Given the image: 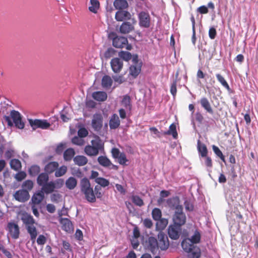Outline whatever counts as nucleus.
<instances>
[{
	"label": "nucleus",
	"instance_id": "obj_1",
	"mask_svg": "<svg viewBox=\"0 0 258 258\" xmlns=\"http://www.w3.org/2000/svg\"><path fill=\"white\" fill-rule=\"evenodd\" d=\"M91 144L86 146L84 148V152L88 156H96L100 152L104 151V143L99 136H94Z\"/></svg>",
	"mask_w": 258,
	"mask_h": 258
},
{
	"label": "nucleus",
	"instance_id": "obj_2",
	"mask_svg": "<svg viewBox=\"0 0 258 258\" xmlns=\"http://www.w3.org/2000/svg\"><path fill=\"white\" fill-rule=\"evenodd\" d=\"M5 119L9 126H12L13 123L17 128L20 129H23L25 126V123L22 121L21 115L18 111L14 110L11 111L10 116H5Z\"/></svg>",
	"mask_w": 258,
	"mask_h": 258
},
{
	"label": "nucleus",
	"instance_id": "obj_3",
	"mask_svg": "<svg viewBox=\"0 0 258 258\" xmlns=\"http://www.w3.org/2000/svg\"><path fill=\"white\" fill-rule=\"evenodd\" d=\"M181 246L185 251L189 253L188 255L189 258H199L200 257V249L195 246L194 243H191V241L188 238L182 240Z\"/></svg>",
	"mask_w": 258,
	"mask_h": 258
},
{
	"label": "nucleus",
	"instance_id": "obj_4",
	"mask_svg": "<svg viewBox=\"0 0 258 258\" xmlns=\"http://www.w3.org/2000/svg\"><path fill=\"white\" fill-rule=\"evenodd\" d=\"M186 221V217L183 211V208L174 212L172 216L173 224L181 227L185 224Z\"/></svg>",
	"mask_w": 258,
	"mask_h": 258
},
{
	"label": "nucleus",
	"instance_id": "obj_5",
	"mask_svg": "<svg viewBox=\"0 0 258 258\" xmlns=\"http://www.w3.org/2000/svg\"><path fill=\"white\" fill-rule=\"evenodd\" d=\"M112 44L116 48H124L127 50H131L132 46L128 44L127 39L125 37L116 36L113 38Z\"/></svg>",
	"mask_w": 258,
	"mask_h": 258
},
{
	"label": "nucleus",
	"instance_id": "obj_6",
	"mask_svg": "<svg viewBox=\"0 0 258 258\" xmlns=\"http://www.w3.org/2000/svg\"><path fill=\"white\" fill-rule=\"evenodd\" d=\"M28 121L33 130H36L38 128L47 129L50 126V124L46 120L44 119H29Z\"/></svg>",
	"mask_w": 258,
	"mask_h": 258
},
{
	"label": "nucleus",
	"instance_id": "obj_7",
	"mask_svg": "<svg viewBox=\"0 0 258 258\" xmlns=\"http://www.w3.org/2000/svg\"><path fill=\"white\" fill-rule=\"evenodd\" d=\"M139 25L141 27L148 28L151 24V18L148 12L142 11L138 14Z\"/></svg>",
	"mask_w": 258,
	"mask_h": 258
},
{
	"label": "nucleus",
	"instance_id": "obj_8",
	"mask_svg": "<svg viewBox=\"0 0 258 258\" xmlns=\"http://www.w3.org/2000/svg\"><path fill=\"white\" fill-rule=\"evenodd\" d=\"M158 247L161 250H166L169 246V242L166 234L162 231H160L158 234Z\"/></svg>",
	"mask_w": 258,
	"mask_h": 258
},
{
	"label": "nucleus",
	"instance_id": "obj_9",
	"mask_svg": "<svg viewBox=\"0 0 258 258\" xmlns=\"http://www.w3.org/2000/svg\"><path fill=\"white\" fill-rule=\"evenodd\" d=\"M181 232V226L172 224L168 227V234L169 237L172 239H178L179 238Z\"/></svg>",
	"mask_w": 258,
	"mask_h": 258
},
{
	"label": "nucleus",
	"instance_id": "obj_10",
	"mask_svg": "<svg viewBox=\"0 0 258 258\" xmlns=\"http://www.w3.org/2000/svg\"><path fill=\"white\" fill-rule=\"evenodd\" d=\"M103 126V116L100 113H95L93 116L92 126L95 131L101 130Z\"/></svg>",
	"mask_w": 258,
	"mask_h": 258
},
{
	"label": "nucleus",
	"instance_id": "obj_11",
	"mask_svg": "<svg viewBox=\"0 0 258 258\" xmlns=\"http://www.w3.org/2000/svg\"><path fill=\"white\" fill-rule=\"evenodd\" d=\"M166 203L168 207L174 211L183 208L182 206L180 205V200L178 197H173L168 199Z\"/></svg>",
	"mask_w": 258,
	"mask_h": 258
},
{
	"label": "nucleus",
	"instance_id": "obj_12",
	"mask_svg": "<svg viewBox=\"0 0 258 258\" xmlns=\"http://www.w3.org/2000/svg\"><path fill=\"white\" fill-rule=\"evenodd\" d=\"M132 23L124 22L122 23L119 28V31L122 34H128L134 29V25L137 21L135 18L132 19Z\"/></svg>",
	"mask_w": 258,
	"mask_h": 258
},
{
	"label": "nucleus",
	"instance_id": "obj_13",
	"mask_svg": "<svg viewBox=\"0 0 258 258\" xmlns=\"http://www.w3.org/2000/svg\"><path fill=\"white\" fill-rule=\"evenodd\" d=\"M110 66L112 71L114 73H119L123 66V61L118 57L113 58L110 61Z\"/></svg>",
	"mask_w": 258,
	"mask_h": 258
},
{
	"label": "nucleus",
	"instance_id": "obj_14",
	"mask_svg": "<svg viewBox=\"0 0 258 258\" xmlns=\"http://www.w3.org/2000/svg\"><path fill=\"white\" fill-rule=\"evenodd\" d=\"M15 199L20 202H25L28 201L30 198L28 191L21 189L17 191L14 195Z\"/></svg>",
	"mask_w": 258,
	"mask_h": 258
},
{
	"label": "nucleus",
	"instance_id": "obj_15",
	"mask_svg": "<svg viewBox=\"0 0 258 258\" xmlns=\"http://www.w3.org/2000/svg\"><path fill=\"white\" fill-rule=\"evenodd\" d=\"M8 228L12 237L14 239H17L20 234L18 225L14 223L10 222L8 224Z\"/></svg>",
	"mask_w": 258,
	"mask_h": 258
},
{
	"label": "nucleus",
	"instance_id": "obj_16",
	"mask_svg": "<svg viewBox=\"0 0 258 258\" xmlns=\"http://www.w3.org/2000/svg\"><path fill=\"white\" fill-rule=\"evenodd\" d=\"M132 15L130 12L123 10L116 12L115 18L117 21H123L131 19Z\"/></svg>",
	"mask_w": 258,
	"mask_h": 258
},
{
	"label": "nucleus",
	"instance_id": "obj_17",
	"mask_svg": "<svg viewBox=\"0 0 258 258\" xmlns=\"http://www.w3.org/2000/svg\"><path fill=\"white\" fill-rule=\"evenodd\" d=\"M62 225V229L67 232L73 231L74 228L72 222L68 218H61L59 221Z\"/></svg>",
	"mask_w": 258,
	"mask_h": 258
},
{
	"label": "nucleus",
	"instance_id": "obj_18",
	"mask_svg": "<svg viewBox=\"0 0 258 258\" xmlns=\"http://www.w3.org/2000/svg\"><path fill=\"white\" fill-rule=\"evenodd\" d=\"M148 243V248L152 252L154 253L159 249L157 240L155 237L152 236L149 237Z\"/></svg>",
	"mask_w": 258,
	"mask_h": 258
},
{
	"label": "nucleus",
	"instance_id": "obj_19",
	"mask_svg": "<svg viewBox=\"0 0 258 258\" xmlns=\"http://www.w3.org/2000/svg\"><path fill=\"white\" fill-rule=\"evenodd\" d=\"M80 187L82 193L89 190L90 189L93 188L91 187L89 180L86 177H84L80 180Z\"/></svg>",
	"mask_w": 258,
	"mask_h": 258
},
{
	"label": "nucleus",
	"instance_id": "obj_20",
	"mask_svg": "<svg viewBox=\"0 0 258 258\" xmlns=\"http://www.w3.org/2000/svg\"><path fill=\"white\" fill-rule=\"evenodd\" d=\"M59 164L57 162L52 161L48 163L44 167V170L46 173L51 174L58 168Z\"/></svg>",
	"mask_w": 258,
	"mask_h": 258
},
{
	"label": "nucleus",
	"instance_id": "obj_21",
	"mask_svg": "<svg viewBox=\"0 0 258 258\" xmlns=\"http://www.w3.org/2000/svg\"><path fill=\"white\" fill-rule=\"evenodd\" d=\"M200 104L202 107L204 108L207 112L213 114V110L208 99L206 97H203L200 100Z\"/></svg>",
	"mask_w": 258,
	"mask_h": 258
},
{
	"label": "nucleus",
	"instance_id": "obj_22",
	"mask_svg": "<svg viewBox=\"0 0 258 258\" xmlns=\"http://www.w3.org/2000/svg\"><path fill=\"white\" fill-rule=\"evenodd\" d=\"M21 220L25 225L26 227L27 226L34 225L35 223V220L33 219V217L27 213H25L22 214Z\"/></svg>",
	"mask_w": 258,
	"mask_h": 258
},
{
	"label": "nucleus",
	"instance_id": "obj_23",
	"mask_svg": "<svg viewBox=\"0 0 258 258\" xmlns=\"http://www.w3.org/2000/svg\"><path fill=\"white\" fill-rule=\"evenodd\" d=\"M120 121L118 115L116 114H113L109 120V127L110 129H116L120 125Z\"/></svg>",
	"mask_w": 258,
	"mask_h": 258
},
{
	"label": "nucleus",
	"instance_id": "obj_24",
	"mask_svg": "<svg viewBox=\"0 0 258 258\" xmlns=\"http://www.w3.org/2000/svg\"><path fill=\"white\" fill-rule=\"evenodd\" d=\"M26 228L28 233L30 234L31 240L34 243L37 236L36 228L34 225L27 226Z\"/></svg>",
	"mask_w": 258,
	"mask_h": 258
},
{
	"label": "nucleus",
	"instance_id": "obj_25",
	"mask_svg": "<svg viewBox=\"0 0 258 258\" xmlns=\"http://www.w3.org/2000/svg\"><path fill=\"white\" fill-rule=\"evenodd\" d=\"M85 196L86 200L89 203H95L96 201V198L93 188L90 189L82 193Z\"/></svg>",
	"mask_w": 258,
	"mask_h": 258
},
{
	"label": "nucleus",
	"instance_id": "obj_26",
	"mask_svg": "<svg viewBox=\"0 0 258 258\" xmlns=\"http://www.w3.org/2000/svg\"><path fill=\"white\" fill-rule=\"evenodd\" d=\"M92 97L98 101H104L107 99V95L103 91H96L92 94Z\"/></svg>",
	"mask_w": 258,
	"mask_h": 258
},
{
	"label": "nucleus",
	"instance_id": "obj_27",
	"mask_svg": "<svg viewBox=\"0 0 258 258\" xmlns=\"http://www.w3.org/2000/svg\"><path fill=\"white\" fill-rule=\"evenodd\" d=\"M115 8L118 11L124 10L128 8V5L126 0H115L113 3Z\"/></svg>",
	"mask_w": 258,
	"mask_h": 258
},
{
	"label": "nucleus",
	"instance_id": "obj_28",
	"mask_svg": "<svg viewBox=\"0 0 258 258\" xmlns=\"http://www.w3.org/2000/svg\"><path fill=\"white\" fill-rule=\"evenodd\" d=\"M197 149L201 157H206L208 154V149L206 145L201 143L200 140L197 142Z\"/></svg>",
	"mask_w": 258,
	"mask_h": 258
},
{
	"label": "nucleus",
	"instance_id": "obj_29",
	"mask_svg": "<svg viewBox=\"0 0 258 258\" xmlns=\"http://www.w3.org/2000/svg\"><path fill=\"white\" fill-rule=\"evenodd\" d=\"M99 164L104 167H109L112 165L111 161L106 156H100L97 158Z\"/></svg>",
	"mask_w": 258,
	"mask_h": 258
},
{
	"label": "nucleus",
	"instance_id": "obj_30",
	"mask_svg": "<svg viewBox=\"0 0 258 258\" xmlns=\"http://www.w3.org/2000/svg\"><path fill=\"white\" fill-rule=\"evenodd\" d=\"M44 198V194L42 191H39L35 194L32 197L31 201L33 205L39 204Z\"/></svg>",
	"mask_w": 258,
	"mask_h": 258
},
{
	"label": "nucleus",
	"instance_id": "obj_31",
	"mask_svg": "<svg viewBox=\"0 0 258 258\" xmlns=\"http://www.w3.org/2000/svg\"><path fill=\"white\" fill-rule=\"evenodd\" d=\"M49 180V176L47 173H42L40 174L37 179V182L39 185L43 186Z\"/></svg>",
	"mask_w": 258,
	"mask_h": 258
},
{
	"label": "nucleus",
	"instance_id": "obj_32",
	"mask_svg": "<svg viewBox=\"0 0 258 258\" xmlns=\"http://www.w3.org/2000/svg\"><path fill=\"white\" fill-rule=\"evenodd\" d=\"M74 161L76 165L82 166L87 163L88 159L84 156L77 155L74 158Z\"/></svg>",
	"mask_w": 258,
	"mask_h": 258
},
{
	"label": "nucleus",
	"instance_id": "obj_33",
	"mask_svg": "<svg viewBox=\"0 0 258 258\" xmlns=\"http://www.w3.org/2000/svg\"><path fill=\"white\" fill-rule=\"evenodd\" d=\"M65 184L67 188L72 190L76 187L77 185V180L74 177H70L66 180Z\"/></svg>",
	"mask_w": 258,
	"mask_h": 258
},
{
	"label": "nucleus",
	"instance_id": "obj_34",
	"mask_svg": "<svg viewBox=\"0 0 258 258\" xmlns=\"http://www.w3.org/2000/svg\"><path fill=\"white\" fill-rule=\"evenodd\" d=\"M54 189L55 186L53 181L47 182L45 184L43 185L42 187V190L46 194L52 193L54 190Z\"/></svg>",
	"mask_w": 258,
	"mask_h": 258
},
{
	"label": "nucleus",
	"instance_id": "obj_35",
	"mask_svg": "<svg viewBox=\"0 0 258 258\" xmlns=\"http://www.w3.org/2000/svg\"><path fill=\"white\" fill-rule=\"evenodd\" d=\"M75 155V150L73 148H68L63 152V159L66 161H71Z\"/></svg>",
	"mask_w": 258,
	"mask_h": 258
},
{
	"label": "nucleus",
	"instance_id": "obj_36",
	"mask_svg": "<svg viewBox=\"0 0 258 258\" xmlns=\"http://www.w3.org/2000/svg\"><path fill=\"white\" fill-rule=\"evenodd\" d=\"M131 101L130 97L128 95H125L123 97L121 101L122 105L124 107L125 109L128 111H131L132 108Z\"/></svg>",
	"mask_w": 258,
	"mask_h": 258
},
{
	"label": "nucleus",
	"instance_id": "obj_37",
	"mask_svg": "<svg viewBox=\"0 0 258 258\" xmlns=\"http://www.w3.org/2000/svg\"><path fill=\"white\" fill-rule=\"evenodd\" d=\"M112 84V80L111 77L108 75H105L102 79V86L103 88H110Z\"/></svg>",
	"mask_w": 258,
	"mask_h": 258
},
{
	"label": "nucleus",
	"instance_id": "obj_38",
	"mask_svg": "<svg viewBox=\"0 0 258 258\" xmlns=\"http://www.w3.org/2000/svg\"><path fill=\"white\" fill-rule=\"evenodd\" d=\"M11 168L15 171H19L21 169L22 165L20 161L18 159H12L10 163Z\"/></svg>",
	"mask_w": 258,
	"mask_h": 258
},
{
	"label": "nucleus",
	"instance_id": "obj_39",
	"mask_svg": "<svg viewBox=\"0 0 258 258\" xmlns=\"http://www.w3.org/2000/svg\"><path fill=\"white\" fill-rule=\"evenodd\" d=\"M157 221L156 229L158 230H163L166 227L168 223V220L165 218H161Z\"/></svg>",
	"mask_w": 258,
	"mask_h": 258
},
{
	"label": "nucleus",
	"instance_id": "obj_40",
	"mask_svg": "<svg viewBox=\"0 0 258 258\" xmlns=\"http://www.w3.org/2000/svg\"><path fill=\"white\" fill-rule=\"evenodd\" d=\"M201 234L198 230L196 229L195 231L194 234L190 238H188L191 243L197 244L200 242L201 240Z\"/></svg>",
	"mask_w": 258,
	"mask_h": 258
},
{
	"label": "nucleus",
	"instance_id": "obj_41",
	"mask_svg": "<svg viewBox=\"0 0 258 258\" xmlns=\"http://www.w3.org/2000/svg\"><path fill=\"white\" fill-rule=\"evenodd\" d=\"M91 6L89 7L90 12L96 13L99 8V2L97 0H90Z\"/></svg>",
	"mask_w": 258,
	"mask_h": 258
},
{
	"label": "nucleus",
	"instance_id": "obj_42",
	"mask_svg": "<svg viewBox=\"0 0 258 258\" xmlns=\"http://www.w3.org/2000/svg\"><path fill=\"white\" fill-rule=\"evenodd\" d=\"M141 72V68L135 66H131L130 67L129 73L134 78H136Z\"/></svg>",
	"mask_w": 258,
	"mask_h": 258
},
{
	"label": "nucleus",
	"instance_id": "obj_43",
	"mask_svg": "<svg viewBox=\"0 0 258 258\" xmlns=\"http://www.w3.org/2000/svg\"><path fill=\"white\" fill-rule=\"evenodd\" d=\"M217 80L221 84V85L225 88L227 90H230V87L225 80L224 78L220 74H217L216 75Z\"/></svg>",
	"mask_w": 258,
	"mask_h": 258
},
{
	"label": "nucleus",
	"instance_id": "obj_44",
	"mask_svg": "<svg viewBox=\"0 0 258 258\" xmlns=\"http://www.w3.org/2000/svg\"><path fill=\"white\" fill-rule=\"evenodd\" d=\"M165 135H172L174 139L177 137V133L176 131V125L174 123H172L170 126L169 130L164 133Z\"/></svg>",
	"mask_w": 258,
	"mask_h": 258
},
{
	"label": "nucleus",
	"instance_id": "obj_45",
	"mask_svg": "<svg viewBox=\"0 0 258 258\" xmlns=\"http://www.w3.org/2000/svg\"><path fill=\"white\" fill-rule=\"evenodd\" d=\"M40 172V167L38 165H32L29 169V173L31 176H35Z\"/></svg>",
	"mask_w": 258,
	"mask_h": 258
},
{
	"label": "nucleus",
	"instance_id": "obj_46",
	"mask_svg": "<svg viewBox=\"0 0 258 258\" xmlns=\"http://www.w3.org/2000/svg\"><path fill=\"white\" fill-rule=\"evenodd\" d=\"M67 171V166L62 165L55 170V176L57 177L62 176L66 173Z\"/></svg>",
	"mask_w": 258,
	"mask_h": 258
},
{
	"label": "nucleus",
	"instance_id": "obj_47",
	"mask_svg": "<svg viewBox=\"0 0 258 258\" xmlns=\"http://www.w3.org/2000/svg\"><path fill=\"white\" fill-rule=\"evenodd\" d=\"M131 199L133 203L136 206L142 207L144 205L143 200L138 196L133 195Z\"/></svg>",
	"mask_w": 258,
	"mask_h": 258
},
{
	"label": "nucleus",
	"instance_id": "obj_48",
	"mask_svg": "<svg viewBox=\"0 0 258 258\" xmlns=\"http://www.w3.org/2000/svg\"><path fill=\"white\" fill-rule=\"evenodd\" d=\"M152 216L154 220L157 221L160 220V219L162 218L161 211L158 208H154L152 210Z\"/></svg>",
	"mask_w": 258,
	"mask_h": 258
},
{
	"label": "nucleus",
	"instance_id": "obj_49",
	"mask_svg": "<svg viewBox=\"0 0 258 258\" xmlns=\"http://www.w3.org/2000/svg\"><path fill=\"white\" fill-rule=\"evenodd\" d=\"M95 182L100 185V186L104 187L108 186L109 184V180L103 177L96 178L95 180Z\"/></svg>",
	"mask_w": 258,
	"mask_h": 258
},
{
	"label": "nucleus",
	"instance_id": "obj_50",
	"mask_svg": "<svg viewBox=\"0 0 258 258\" xmlns=\"http://www.w3.org/2000/svg\"><path fill=\"white\" fill-rule=\"evenodd\" d=\"M118 55L120 58L125 61H128L132 58V54L130 52L124 51H121L119 52Z\"/></svg>",
	"mask_w": 258,
	"mask_h": 258
},
{
	"label": "nucleus",
	"instance_id": "obj_51",
	"mask_svg": "<svg viewBox=\"0 0 258 258\" xmlns=\"http://www.w3.org/2000/svg\"><path fill=\"white\" fill-rule=\"evenodd\" d=\"M212 149H213V150L214 153L218 157H219L221 159V160H222L223 162H225V157L223 155L222 152L221 151V150L219 149V148L215 145H213Z\"/></svg>",
	"mask_w": 258,
	"mask_h": 258
},
{
	"label": "nucleus",
	"instance_id": "obj_52",
	"mask_svg": "<svg viewBox=\"0 0 258 258\" xmlns=\"http://www.w3.org/2000/svg\"><path fill=\"white\" fill-rule=\"evenodd\" d=\"M72 142L73 144L78 146H83L85 144L84 140L80 137H74L72 139Z\"/></svg>",
	"mask_w": 258,
	"mask_h": 258
},
{
	"label": "nucleus",
	"instance_id": "obj_53",
	"mask_svg": "<svg viewBox=\"0 0 258 258\" xmlns=\"http://www.w3.org/2000/svg\"><path fill=\"white\" fill-rule=\"evenodd\" d=\"M22 187L24 190H27V191L30 190L33 187V183L30 180H26L23 183Z\"/></svg>",
	"mask_w": 258,
	"mask_h": 258
},
{
	"label": "nucleus",
	"instance_id": "obj_54",
	"mask_svg": "<svg viewBox=\"0 0 258 258\" xmlns=\"http://www.w3.org/2000/svg\"><path fill=\"white\" fill-rule=\"evenodd\" d=\"M176 85H177V81H176V80H174L173 81V82L170 86V91L171 94L172 95L173 98H175L176 96V92H177Z\"/></svg>",
	"mask_w": 258,
	"mask_h": 258
},
{
	"label": "nucleus",
	"instance_id": "obj_55",
	"mask_svg": "<svg viewBox=\"0 0 258 258\" xmlns=\"http://www.w3.org/2000/svg\"><path fill=\"white\" fill-rule=\"evenodd\" d=\"M116 159H118V163L121 165H125L127 161L126 155L124 153H121Z\"/></svg>",
	"mask_w": 258,
	"mask_h": 258
},
{
	"label": "nucleus",
	"instance_id": "obj_56",
	"mask_svg": "<svg viewBox=\"0 0 258 258\" xmlns=\"http://www.w3.org/2000/svg\"><path fill=\"white\" fill-rule=\"evenodd\" d=\"M66 148V144L65 143H60L59 144L56 149H55V152L58 155H60L63 152V150H64Z\"/></svg>",
	"mask_w": 258,
	"mask_h": 258
},
{
	"label": "nucleus",
	"instance_id": "obj_57",
	"mask_svg": "<svg viewBox=\"0 0 258 258\" xmlns=\"http://www.w3.org/2000/svg\"><path fill=\"white\" fill-rule=\"evenodd\" d=\"M94 194L95 197L98 199L102 198L103 194L101 192V187L99 185H96L94 188Z\"/></svg>",
	"mask_w": 258,
	"mask_h": 258
},
{
	"label": "nucleus",
	"instance_id": "obj_58",
	"mask_svg": "<svg viewBox=\"0 0 258 258\" xmlns=\"http://www.w3.org/2000/svg\"><path fill=\"white\" fill-rule=\"evenodd\" d=\"M26 177V173L24 171H20L17 173L15 175L16 179L19 181H22Z\"/></svg>",
	"mask_w": 258,
	"mask_h": 258
},
{
	"label": "nucleus",
	"instance_id": "obj_59",
	"mask_svg": "<svg viewBox=\"0 0 258 258\" xmlns=\"http://www.w3.org/2000/svg\"><path fill=\"white\" fill-rule=\"evenodd\" d=\"M55 188H61L64 184V180L63 179L59 178L53 181Z\"/></svg>",
	"mask_w": 258,
	"mask_h": 258
},
{
	"label": "nucleus",
	"instance_id": "obj_60",
	"mask_svg": "<svg viewBox=\"0 0 258 258\" xmlns=\"http://www.w3.org/2000/svg\"><path fill=\"white\" fill-rule=\"evenodd\" d=\"M78 135L79 137L83 138L87 136L88 132L85 128L83 127L79 130Z\"/></svg>",
	"mask_w": 258,
	"mask_h": 258
},
{
	"label": "nucleus",
	"instance_id": "obj_61",
	"mask_svg": "<svg viewBox=\"0 0 258 258\" xmlns=\"http://www.w3.org/2000/svg\"><path fill=\"white\" fill-rule=\"evenodd\" d=\"M143 225L146 228L150 229L153 226V222L149 218H146L143 221Z\"/></svg>",
	"mask_w": 258,
	"mask_h": 258
},
{
	"label": "nucleus",
	"instance_id": "obj_62",
	"mask_svg": "<svg viewBox=\"0 0 258 258\" xmlns=\"http://www.w3.org/2000/svg\"><path fill=\"white\" fill-rule=\"evenodd\" d=\"M46 242V238L43 235H40L37 239L38 245H44Z\"/></svg>",
	"mask_w": 258,
	"mask_h": 258
},
{
	"label": "nucleus",
	"instance_id": "obj_63",
	"mask_svg": "<svg viewBox=\"0 0 258 258\" xmlns=\"http://www.w3.org/2000/svg\"><path fill=\"white\" fill-rule=\"evenodd\" d=\"M197 11L201 14H206L208 13L209 10L207 7L202 6L198 8Z\"/></svg>",
	"mask_w": 258,
	"mask_h": 258
},
{
	"label": "nucleus",
	"instance_id": "obj_64",
	"mask_svg": "<svg viewBox=\"0 0 258 258\" xmlns=\"http://www.w3.org/2000/svg\"><path fill=\"white\" fill-rule=\"evenodd\" d=\"M216 34H217V32H216V29L214 27L210 28L209 29V37L211 39H214L215 38Z\"/></svg>",
	"mask_w": 258,
	"mask_h": 258
}]
</instances>
